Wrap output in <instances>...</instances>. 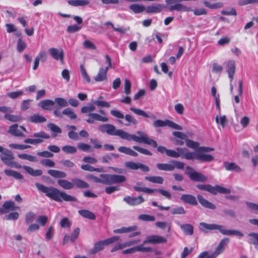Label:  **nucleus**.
<instances>
[{
    "mask_svg": "<svg viewBox=\"0 0 258 258\" xmlns=\"http://www.w3.org/2000/svg\"><path fill=\"white\" fill-rule=\"evenodd\" d=\"M110 114L118 119L124 118L127 123L125 125L126 126L131 125H137L138 124L137 120L132 115L130 114H126L124 115L120 111L116 110H112L110 111Z\"/></svg>",
    "mask_w": 258,
    "mask_h": 258,
    "instance_id": "8",
    "label": "nucleus"
},
{
    "mask_svg": "<svg viewBox=\"0 0 258 258\" xmlns=\"http://www.w3.org/2000/svg\"><path fill=\"white\" fill-rule=\"evenodd\" d=\"M129 8L136 14L142 13L144 10H146L145 7L143 5H140L137 4L131 5Z\"/></svg>",
    "mask_w": 258,
    "mask_h": 258,
    "instance_id": "36",
    "label": "nucleus"
},
{
    "mask_svg": "<svg viewBox=\"0 0 258 258\" xmlns=\"http://www.w3.org/2000/svg\"><path fill=\"white\" fill-rule=\"evenodd\" d=\"M19 207L15 206V204L12 201H7L0 207V215L8 213L12 211L19 209Z\"/></svg>",
    "mask_w": 258,
    "mask_h": 258,
    "instance_id": "12",
    "label": "nucleus"
},
{
    "mask_svg": "<svg viewBox=\"0 0 258 258\" xmlns=\"http://www.w3.org/2000/svg\"><path fill=\"white\" fill-rule=\"evenodd\" d=\"M3 154V155L1 157L2 160L8 166L11 165L12 161L14 158L12 152L7 149H5Z\"/></svg>",
    "mask_w": 258,
    "mask_h": 258,
    "instance_id": "22",
    "label": "nucleus"
},
{
    "mask_svg": "<svg viewBox=\"0 0 258 258\" xmlns=\"http://www.w3.org/2000/svg\"><path fill=\"white\" fill-rule=\"evenodd\" d=\"M78 213L84 218L92 220H94L96 219L95 215L89 210H81L78 211Z\"/></svg>",
    "mask_w": 258,
    "mask_h": 258,
    "instance_id": "33",
    "label": "nucleus"
},
{
    "mask_svg": "<svg viewBox=\"0 0 258 258\" xmlns=\"http://www.w3.org/2000/svg\"><path fill=\"white\" fill-rule=\"evenodd\" d=\"M95 110V107L93 105L90 106H85L81 108V112L82 113H90L91 112Z\"/></svg>",
    "mask_w": 258,
    "mask_h": 258,
    "instance_id": "64",
    "label": "nucleus"
},
{
    "mask_svg": "<svg viewBox=\"0 0 258 258\" xmlns=\"http://www.w3.org/2000/svg\"><path fill=\"white\" fill-rule=\"evenodd\" d=\"M68 3L69 5L75 7L84 6L89 3V1L87 0H70Z\"/></svg>",
    "mask_w": 258,
    "mask_h": 258,
    "instance_id": "38",
    "label": "nucleus"
},
{
    "mask_svg": "<svg viewBox=\"0 0 258 258\" xmlns=\"http://www.w3.org/2000/svg\"><path fill=\"white\" fill-rule=\"evenodd\" d=\"M125 180L126 178L124 175L112 174V184L122 183Z\"/></svg>",
    "mask_w": 258,
    "mask_h": 258,
    "instance_id": "41",
    "label": "nucleus"
},
{
    "mask_svg": "<svg viewBox=\"0 0 258 258\" xmlns=\"http://www.w3.org/2000/svg\"><path fill=\"white\" fill-rule=\"evenodd\" d=\"M33 137L35 138L33 139V144H40L43 141V139H48L50 138V136L44 132L33 134Z\"/></svg>",
    "mask_w": 258,
    "mask_h": 258,
    "instance_id": "18",
    "label": "nucleus"
},
{
    "mask_svg": "<svg viewBox=\"0 0 258 258\" xmlns=\"http://www.w3.org/2000/svg\"><path fill=\"white\" fill-rule=\"evenodd\" d=\"M186 174L189 178L194 181L204 182L207 181V177L203 174L196 171L194 169L190 166L186 167Z\"/></svg>",
    "mask_w": 258,
    "mask_h": 258,
    "instance_id": "7",
    "label": "nucleus"
},
{
    "mask_svg": "<svg viewBox=\"0 0 258 258\" xmlns=\"http://www.w3.org/2000/svg\"><path fill=\"white\" fill-rule=\"evenodd\" d=\"M74 184V186L79 188H88L89 187V184L81 179L75 178H73L72 180Z\"/></svg>",
    "mask_w": 258,
    "mask_h": 258,
    "instance_id": "26",
    "label": "nucleus"
},
{
    "mask_svg": "<svg viewBox=\"0 0 258 258\" xmlns=\"http://www.w3.org/2000/svg\"><path fill=\"white\" fill-rule=\"evenodd\" d=\"M48 173L54 178H65L67 176L65 172L54 169L49 170Z\"/></svg>",
    "mask_w": 258,
    "mask_h": 258,
    "instance_id": "35",
    "label": "nucleus"
},
{
    "mask_svg": "<svg viewBox=\"0 0 258 258\" xmlns=\"http://www.w3.org/2000/svg\"><path fill=\"white\" fill-rule=\"evenodd\" d=\"M82 170L89 171H97L98 172H102L103 171V168H95L89 164L82 165L81 166Z\"/></svg>",
    "mask_w": 258,
    "mask_h": 258,
    "instance_id": "42",
    "label": "nucleus"
},
{
    "mask_svg": "<svg viewBox=\"0 0 258 258\" xmlns=\"http://www.w3.org/2000/svg\"><path fill=\"white\" fill-rule=\"evenodd\" d=\"M133 148L143 154L149 155V156L152 155V153L150 151L148 150L147 149L141 148L139 146H134L133 147Z\"/></svg>",
    "mask_w": 258,
    "mask_h": 258,
    "instance_id": "49",
    "label": "nucleus"
},
{
    "mask_svg": "<svg viewBox=\"0 0 258 258\" xmlns=\"http://www.w3.org/2000/svg\"><path fill=\"white\" fill-rule=\"evenodd\" d=\"M138 229L137 225H133L127 227H122L120 229H116L113 230L114 233H126L136 231Z\"/></svg>",
    "mask_w": 258,
    "mask_h": 258,
    "instance_id": "30",
    "label": "nucleus"
},
{
    "mask_svg": "<svg viewBox=\"0 0 258 258\" xmlns=\"http://www.w3.org/2000/svg\"><path fill=\"white\" fill-rule=\"evenodd\" d=\"M4 172L7 176H12L16 179H22L23 178L21 173L12 170L6 169Z\"/></svg>",
    "mask_w": 258,
    "mask_h": 258,
    "instance_id": "37",
    "label": "nucleus"
},
{
    "mask_svg": "<svg viewBox=\"0 0 258 258\" xmlns=\"http://www.w3.org/2000/svg\"><path fill=\"white\" fill-rule=\"evenodd\" d=\"M88 118L86 120V122L89 124H93L95 121L101 122H107L108 121V118L105 116L101 115L97 113H90L88 115Z\"/></svg>",
    "mask_w": 258,
    "mask_h": 258,
    "instance_id": "10",
    "label": "nucleus"
},
{
    "mask_svg": "<svg viewBox=\"0 0 258 258\" xmlns=\"http://www.w3.org/2000/svg\"><path fill=\"white\" fill-rule=\"evenodd\" d=\"M63 115L67 116L70 119H76L77 115L70 108H67L62 111Z\"/></svg>",
    "mask_w": 258,
    "mask_h": 258,
    "instance_id": "44",
    "label": "nucleus"
},
{
    "mask_svg": "<svg viewBox=\"0 0 258 258\" xmlns=\"http://www.w3.org/2000/svg\"><path fill=\"white\" fill-rule=\"evenodd\" d=\"M46 118L38 113L33 114V123H41L46 122Z\"/></svg>",
    "mask_w": 258,
    "mask_h": 258,
    "instance_id": "48",
    "label": "nucleus"
},
{
    "mask_svg": "<svg viewBox=\"0 0 258 258\" xmlns=\"http://www.w3.org/2000/svg\"><path fill=\"white\" fill-rule=\"evenodd\" d=\"M107 68H101L99 70L97 75L94 77L96 82H102L107 79Z\"/></svg>",
    "mask_w": 258,
    "mask_h": 258,
    "instance_id": "23",
    "label": "nucleus"
},
{
    "mask_svg": "<svg viewBox=\"0 0 258 258\" xmlns=\"http://www.w3.org/2000/svg\"><path fill=\"white\" fill-rule=\"evenodd\" d=\"M204 4L206 7L211 9H219L223 7V4L221 2H217L214 4H211L208 1H205L204 2Z\"/></svg>",
    "mask_w": 258,
    "mask_h": 258,
    "instance_id": "43",
    "label": "nucleus"
},
{
    "mask_svg": "<svg viewBox=\"0 0 258 258\" xmlns=\"http://www.w3.org/2000/svg\"><path fill=\"white\" fill-rule=\"evenodd\" d=\"M169 163H172V166L174 167V169H183L184 168V164L182 162L176 160H171Z\"/></svg>",
    "mask_w": 258,
    "mask_h": 258,
    "instance_id": "60",
    "label": "nucleus"
},
{
    "mask_svg": "<svg viewBox=\"0 0 258 258\" xmlns=\"http://www.w3.org/2000/svg\"><path fill=\"white\" fill-rule=\"evenodd\" d=\"M25 129L23 126H18L16 124H13L10 127L9 132L15 136H23V132H25Z\"/></svg>",
    "mask_w": 258,
    "mask_h": 258,
    "instance_id": "17",
    "label": "nucleus"
},
{
    "mask_svg": "<svg viewBox=\"0 0 258 258\" xmlns=\"http://www.w3.org/2000/svg\"><path fill=\"white\" fill-rule=\"evenodd\" d=\"M62 150L67 154H75L77 151V148L75 147L70 145L63 146Z\"/></svg>",
    "mask_w": 258,
    "mask_h": 258,
    "instance_id": "47",
    "label": "nucleus"
},
{
    "mask_svg": "<svg viewBox=\"0 0 258 258\" xmlns=\"http://www.w3.org/2000/svg\"><path fill=\"white\" fill-rule=\"evenodd\" d=\"M138 218L144 221H154L155 220L154 216L147 214H141L139 216Z\"/></svg>",
    "mask_w": 258,
    "mask_h": 258,
    "instance_id": "50",
    "label": "nucleus"
},
{
    "mask_svg": "<svg viewBox=\"0 0 258 258\" xmlns=\"http://www.w3.org/2000/svg\"><path fill=\"white\" fill-rule=\"evenodd\" d=\"M248 236L250 237L249 240V243L255 246L258 245V233H250L248 234Z\"/></svg>",
    "mask_w": 258,
    "mask_h": 258,
    "instance_id": "46",
    "label": "nucleus"
},
{
    "mask_svg": "<svg viewBox=\"0 0 258 258\" xmlns=\"http://www.w3.org/2000/svg\"><path fill=\"white\" fill-rule=\"evenodd\" d=\"M130 110L137 115L142 116L145 118H149L153 120H154L156 118V117L154 114H148L144 110L139 108H136L132 107H130Z\"/></svg>",
    "mask_w": 258,
    "mask_h": 258,
    "instance_id": "19",
    "label": "nucleus"
},
{
    "mask_svg": "<svg viewBox=\"0 0 258 258\" xmlns=\"http://www.w3.org/2000/svg\"><path fill=\"white\" fill-rule=\"evenodd\" d=\"M54 105V101L49 99L44 100L39 102V106L46 110H51Z\"/></svg>",
    "mask_w": 258,
    "mask_h": 258,
    "instance_id": "29",
    "label": "nucleus"
},
{
    "mask_svg": "<svg viewBox=\"0 0 258 258\" xmlns=\"http://www.w3.org/2000/svg\"><path fill=\"white\" fill-rule=\"evenodd\" d=\"M185 159L187 160L196 159L201 162H211L214 160V157L211 155L203 154L201 152L195 153L189 151V153L186 154Z\"/></svg>",
    "mask_w": 258,
    "mask_h": 258,
    "instance_id": "6",
    "label": "nucleus"
},
{
    "mask_svg": "<svg viewBox=\"0 0 258 258\" xmlns=\"http://www.w3.org/2000/svg\"><path fill=\"white\" fill-rule=\"evenodd\" d=\"M229 241V239L228 238H224L220 242L213 253L216 257L224 251L225 246L228 243Z\"/></svg>",
    "mask_w": 258,
    "mask_h": 258,
    "instance_id": "21",
    "label": "nucleus"
},
{
    "mask_svg": "<svg viewBox=\"0 0 258 258\" xmlns=\"http://www.w3.org/2000/svg\"><path fill=\"white\" fill-rule=\"evenodd\" d=\"M35 185L40 192L44 194L46 197L56 202L77 201V199L75 197L68 195L64 191H61L55 187L52 186L47 187L39 183H35Z\"/></svg>",
    "mask_w": 258,
    "mask_h": 258,
    "instance_id": "2",
    "label": "nucleus"
},
{
    "mask_svg": "<svg viewBox=\"0 0 258 258\" xmlns=\"http://www.w3.org/2000/svg\"><path fill=\"white\" fill-rule=\"evenodd\" d=\"M157 169L161 171H171L174 169V167L172 163H157L156 164Z\"/></svg>",
    "mask_w": 258,
    "mask_h": 258,
    "instance_id": "32",
    "label": "nucleus"
},
{
    "mask_svg": "<svg viewBox=\"0 0 258 258\" xmlns=\"http://www.w3.org/2000/svg\"><path fill=\"white\" fill-rule=\"evenodd\" d=\"M123 201L130 206H135L143 203L145 200L141 196L138 197L126 196L123 198Z\"/></svg>",
    "mask_w": 258,
    "mask_h": 258,
    "instance_id": "14",
    "label": "nucleus"
},
{
    "mask_svg": "<svg viewBox=\"0 0 258 258\" xmlns=\"http://www.w3.org/2000/svg\"><path fill=\"white\" fill-rule=\"evenodd\" d=\"M78 148L79 150L83 151H92L91 149V146L88 144L83 143H80L78 145Z\"/></svg>",
    "mask_w": 258,
    "mask_h": 258,
    "instance_id": "54",
    "label": "nucleus"
},
{
    "mask_svg": "<svg viewBox=\"0 0 258 258\" xmlns=\"http://www.w3.org/2000/svg\"><path fill=\"white\" fill-rule=\"evenodd\" d=\"M196 187L200 190L207 191L212 195H216L217 194H229L231 190L229 188L222 187L219 185L212 186L209 184H199Z\"/></svg>",
    "mask_w": 258,
    "mask_h": 258,
    "instance_id": "4",
    "label": "nucleus"
},
{
    "mask_svg": "<svg viewBox=\"0 0 258 258\" xmlns=\"http://www.w3.org/2000/svg\"><path fill=\"white\" fill-rule=\"evenodd\" d=\"M197 200L201 205L205 208L214 210L216 208V206L213 203L205 199L203 196L201 195H197Z\"/></svg>",
    "mask_w": 258,
    "mask_h": 258,
    "instance_id": "15",
    "label": "nucleus"
},
{
    "mask_svg": "<svg viewBox=\"0 0 258 258\" xmlns=\"http://www.w3.org/2000/svg\"><path fill=\"white\" fill-rule=\"evenodd\" d=\"M226 72L231 82L234 79V75L236 71L235 62L233 59L228 60L225 62Z\"/></svg>",
    "mask_w": 258,
    "mask_h": 258,
    "instance_id": "11",
    "label": "nucleus"
},
{
    "mask_svg": "<svg viewBox=\"0 0 258 258\" xmlns=\"http://www.w3.org/2000/svg\"><path fill=\"white\" fill-rule=\"evenodd\" d=\"M180 0H165L166 7L169 11L178 12H191L192 10L180 3Z\"/></svg>",
    "mask_w": 258,
    "mask_h": 258,
    "instance_id": "5",
    "label": "nucleus"
},
{
    "mask_svg": "<svg viewBox=\"0 0 258 258\" xmlns=\"http://www.w3.org/2000/svg\"><path fill=\"white\" fill-rule=\"evenodd\" d=\"M55 101L60 107H66L68 105V101L63 98L57 97L55 99Z\"/></svg>",
    "mask_w": 258,
    "mask_h": 258,
    "instance_id": "59",
    "label": "nucleus"
},
{
    "mask_svg": "<svg viewBox=\"0 0 258 258\" xmlns=\"http://www.w3.org/2000/svg\"><path fill=\"white\" fill-rule=\"evenodd\" d=\"M80 234V229L79 228L77 227L76 228L73 232H72L70 239V241L72 242H74L76 241V240L78 238L79 235Z\"/></svg>",
    "mask_w": 258,
    "mask_h": 258,
    "instance_id": "61",
    "label": "nucleus"
},
{
    "mask_svg": "<svg viewBox=\"0 0 258 258\" xmlns=\"http://www.w3.org/2000/svg\"><path fill=\"white\" fill-rule=\"evenodd\" d=\"M200 225L204 229L210 231L217 230L225 235H236L240 237L243 236V233L238 230L225 229H223V226L220 225L201 222Z\"/></svg>",
    "mask_w": 258,
    "mask_h": 258,
    "instance_id": "3",
    "label": "nucleus"
},
{
    "mask_svg": "<svg viewBox=\"0 0 258 258\" xmlns=\"http://www.w3.org/2000/svg\"><path fill=\"white\" fill-rule=\"evenodd\" d=\"M170 213L173 215L184 214L186 213V211L182 207H178L171 209Z\"/></svg>",
    "mask_w": 258,
    "mask_h": 258,
    "instance_id": "53",
    "label": "nucleus"
},
{
    "mask_svg": "<svg viewBox=\"0 0 258 258\" xmlns=\"http://www.w3.org/2000/svg\"><path fill=\"white\" fill-rule=\"evenodd\" d=\"M124 93L126 95H128L131 93V83L128 79H125L124 80Z\"/></svg>",
    "mask_w": 258,
    "mask_h": 258,
    "instance_id": "55",
    "label": "nucleus"
},
{
    "mask_svg": "<svg viewBox=\"0 0 258 258\" xmlns=\"http://www.w3.org/2000/svg\"><path fill=\"white\" fill-rule=\"evenodd\" d=\"M145 178L147 181L161 184L164 181V179L161 176H146Z\"/></svg>",
    "mask_w": 258,
    "mask_h": 258,
    "instance_id": "40",
    "label": "nucleus"
},
{
    "mask_svg": "<svg viewBox=\"0 0 258 258\" xmlns=\"http://www.w3.org/2000/svg\"><path fill=\"white\" fill-rule=\"evenodd\" d=\"M118 150L121 153H123L132 156L136 157L138 155V154L136 152L128 147L121 146L118 148Z\"/></svg>",
    "mask_w": 258,
    "mask_h": 258,
    "instance_id": "34",
    "label": "nucleus"
},
{
    "mask_svg": "<svg viewBox=\"0 0 258 258\" xmlns=\"http://www.w3.org/2000/svg\"><path fill=\"white\" fill-rule=\"evenodd\" d=\"M19 214L18 212H12L6 215L5 219L7 220H16L19 218Z\"/></svg>",
    "mask_w": 258,
    "mask_h": 258,
    "instance_id": "58",
    "label": "nucleus"
},
{
    "mask_svg": "<svg viewBox=\"0 0 258 258\" xmlns=\"http://www.w3.org/2000/svg\"><path fill=\"white\" fill-rule=\"evenodd\" d=\"M100 177L101 178L102 184L107 185L112 184V174H101Z\"/></svg>",
    "mask_w": 258,
    "mask_h": 258,
    "instance_id": "39",
    "label": "nucleus"
},
{
    "mask_svg": "<svg viewBox=\"0 0 258 258\" xmlns=\"http://www.w3.org/2000/svg\"><path fill=\"white\" fill-rule=\"evenodd\" d=\"M81 27L77 25H69L68 26L67 31L70 33H74L77 31H79L81 29Z\"/></svg>",
    "mask_w": 258,
    "mask_h": 258,
    "instance_id": "56",
    "label": "nucleus"
},
{
    "mask_svg": "<svg viewBox=\"0 0 258 258\" xmlns=\"http://www.w3.org/2000/svg\"><path fill=\"white\" fill-rule=\"evenodd\" d=\"M139 162H134L133 161H127L124 163L125 166L130 169L138 170Z\"/></svg>",
    "mask_w": 258,
    "mask_h": 258,
    "instance_id": "52",
    "label": "nucleus"
},
{
    "mask_svg": "<svg viewBox=\"0 0 258 258\" xmlns=\"http://www.w3.org/2000/svg\"><path fill=\"white\" fill-rule=\"evenodd\" d=\"M186 145L188 148L196 149L197 148H199V144L197 142H195L192 140L186 139Z\"/></svg>",
    "mask_w": 258,
    "mask_h": 258,
    "instance_id": "51",
    "label": "nucleus"
},
{
    "mask_svg": "<svg viewBox=\"0 0 258 258\" xmlns=\"http://www.w3.org/2000/svg\"><path fill=\"white\" fill-rule=\"evenodd\" d=\"M176 151L168 149L167 156L172 158H178L181 157L182 158H185L186 154L189 152V151L185 148H177Z\"/></svg>",
    "mask_w": 258,
    "mask_h": 258,
    "instance_id": "9",
    "label": "nucleus"
},
{
    "mask_svg": "<svg viewBox=\"0 0 258 258\" xmlns=\"http://www.w3.org/2000/svg\"><path fill=\"white\" fill-rule=\"evenodd\" d=\"M215 121L217 124H220L223 128H224L228 122V120L225 115L220 116V117L217 115L215 117Z\"/></svg>",
    "mask_w": 258,
    "mask_h": 258,
    "instance_id": "45",
    "label": "nucleus"
},
{
    "mask_svg": "<svg viewBox=\"0 0 258 258\" xmlns=\"http://www.w3.org/2000/svg\"><path fill=\"white\" fill-rule=\"evenodd\" d=\"M98 130L102 133H106L110 136H117L128 141H134L137 143L152 145L154 147L157 146L155 140L150 138L147 134L141 131L137 132L139 135L137 136L134 134H130L122 130L116 129L113 125L108 123L100 125Z\"/></svg>",
    "mask_w": 258,
    "mask_h": 258,
    "instance_id": "1",
    "label": "nucleus"
},
{
    "mask_svg": "<svg viewBox=\"0 0 258 258\" xmlns=\"http://www.w3.org/2000/svg\"><path fill=\"white\" fill-rule=\"evenodd\" d=\"M166 242L167 239L166 238L159 235H152L148 236L146 239L144 241L143 243L144 244H158L166 243Z\"/></svg>",
    "mask_w": 258,
    "mask_h": 258,
    "instance_id": "13",
    "label": "nucleus"
},
{
    "mask_svg": "<svg viewBox=\"0 0 258 258\" xmlns=\"http://www.w3.org/2000/svg\"><path fill=\"white\" fill-rule=\"evenodd\" d=\"M180 200L184 203L190 204L192 206H197L198 205V202L196 197L192 195H182L180 197Z\"/></svg>",
    "mask_w": 258,
    "mask_h": 258,
    "instance_id": "16",
    "label": "nucleus"
},
{
    "mask_svg": "<svg viewBox=\"0 0 258 258\" xmlns=\"http://www.w3.org/2000/svg\"><path fill=\"white\" fill-rule=\"evenodd\" d=\"M180 228L186 235H191L194 233V227L190 224H181Z\"/></svg>",
    "mask_w": 258,
    "mask_h": 258,
    "instance_id": "31",
    "label": "nucleus"
},
{
    "mask_svg": "<svg viewBox=\"0 0 258 258\" xmlns=\"http://www.w3.org/2000/svg\"><path fill=\"white\" fill-rule=\"evenodd\" d=\"M5 117L7 119L13 122L19 121L21 119V117L20 115H11L8 114H5Z\"/></svg>",
    "mask_w": 258,
    "mask_h": 258,
    "instance_id": "57",
    "label": "nucleus"
},
{
    "mask_svg": "<svg viewBox=\"0 0 258 258\" xmlns=\"http://www.w3.org/2000/svg\"><path fill=\"white\" fill-rule=\"evenodd\" d=\"M58 184L64 189H71L74 187V184L73 182H70L66 179H58L57 180Z\"/></svg>",
    "mask_w": 258,
    "mask_h": 258,
    "instance_id": "27",
    "label": "nucleus"
},
{
    "mask_svg": "<svg viewBox=\"0 0 258 258\" xmlns=\"http://www.w3.org/2000/svg\"><path fill=\"white\" fill-rule=\"evenodd\" d=\"M49 52L55 59L63 60V51L62 49L58 50L55 48H51L49 49Z\"/></svg>",
    "mask_w": 258,
    "mask_h": 258,
    "instance_id": "20",
    "label": "nucleus"
},
{
    "mask_svg": "<svg viewBox=\"0 0 258 258\" xmlns=\"http://www.w3.org/2000/svg\"><path fill=\"white\" fill-rule=\"evenodd\" d=\"M93 103L98 106L102 107L109 108L110 107V104L104 101L95 100L93 102Z\"/></svg>",
    "mask_w": 258,
    "mask_h": 258,
    "instance_id": "63",
    "label": "nucleus"
},
{
    "mask_svg": "<svg viewBox=\"0 0 258 258\" xmlns=\"http://www.w3.org/2000/svg\"><path fill=\"white\" fill-rule=\"evenodd\" d=\"M106 246V243L103 240H100L94 244V246L92 249L90 250V253L95 254L97 252L103 250L104 248V246Z\"/></svg>",
    "mask_w": 258,
    "mask_h": 258,
    "instance_id": "25",
    "label": "nucleus"
},
{
    "mask_svg": "<svg viewBox=\"0 0 258 258\" xmlns=\"http://www.w3.org/2000/svg\"><path fill=\"white\" fill-rule=\"evenodd\" d=\"M48 221V218L46 216H40L38 217L36 222L39 224L41 226L45 225Z\"/></svg>",
    "mask_w": 258,
    "mask_h": 258,
    "instance_id": "62",
    "label": "nucleus"
},
{
    "mask_svg": "<svg viewBox=\"0 0 258 258\" xmlns=\"http://www.w3.org/2000/svg\"><path fill=\"white\" fill-rule=\"evenodd\" d=\"M164 7V6L160 4L152 5L146 8V12L149 14L159 13L163 10Z\"/></svg>",
    "mask_w": 258,
    "mask_h": 258,
    "instance_id": "24",
    "label": "nucleus"
},
{
    "mask_svg": "<svg viewBox=\"0 0 258 258\" xmlns=\"http://www.w3.org/2000/svg\"><path fill=\"white\" fill-rule=\"evenodd\" d=\"M224 166L225 169L228 171H235L238 172L242 171L241 168L235 163L225 162L224 163Z\"/></svg>",
    "mask_w": 258,
    "mask_h": 258,
    "instance_id": "28",
    "label": "nucleus"
}]
</instances>
